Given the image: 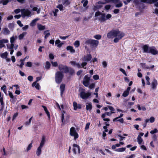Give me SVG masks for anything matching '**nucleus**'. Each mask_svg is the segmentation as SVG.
<instances>
[{
  "instance_id": "f257e3e1",
  "label": "nucleus",
  "mask_w": 158,
  "mask_h": 158,
  "mask_svg": "<svg viewBox=\"0 0 158 158\" xmlns=\"http://www.w3.org/2000/svg\"><path fill=\"white\" fill-rule=\"evenodd\" d=\"M63 76V74L61 72H57L55 74V76L56 82L57 84L60 83L62 81Z\"/></svg>"
},
{
  "instance_id": "f03ea898",
  "label": "nucleus",
  "mask_w": 158,
  "mask_h": 158,
  "mask_svg": "<svg viewBox=\"0 0 158 158\" xmlns=\"http://www.w3.org/2000/svg\"><path fill=\"white\" fill-rule=\"evenodd\" d=\"M118 33L117 30H112L107 33V37L108 39H113L116 37Z\"/></svg>"
},
{
  "instance_id": "7ed1b4c3",
  "label": "nucleus",
  "mask_w": 158,
  "mask_h": 158,
  "mask_svg": "<svg viewBox=\"0 0 158 158\" xmlns=\"http://www.w3.org/2000/svg\"><path fill=\"white\" fill-rule=\"evenodd\" d=\"M140 2L149 4L154 3V6L158 7V0H140Z\"/></svg>"
},
{
  "instance_id": "20e7f679",
  "label": "nucleus",
  "mask_w": 158,
  "mask_h": 158,
  "mask_svg": "<svg viewBox=\"0 0 158 158\" xmlns=\"http://www.w3.org/2000/svg\"><path fill=\"white\" fill-rule=\"evenodd\" d=\"M90 80V77H89L88 75H85L84 77L82 82L83 85L85 87H88L89 84Z\"/></svg>"
},
{
  "instance_id": "39448f33",
  "label": "nucleus",
  "mask_w": 158,
  "mask_h": 158,
  "mask_svg": "<svg viewBox=\"0 0 158 158\" xmlns=\"http://www.w3.org/2000/svg\"><path fill=\"white\" fill-rule=\"evenodd\" d=\"M70 134L71 136H74V139L75 140L78 137V134L76 132L75 128L74 127H72L71 128Z\"/></svg>"
},
{
  "instance_id": "423d86ee",
  "label": "nucleus",
  "mask_w": 158,
  "mask_h": 158,
  "mask_svg": "<svg viewBox=\"0 0 158 158\" xmlns=\"http://www.w3.org/2000/svg\"><path fill=\"white\" fill-rule=\"evenodd\" d=\"M101 15V17L99 18V20L101 22H103L105 20V14L102 13L100 11H98L95 13V17H98Z\"/></svg>"
},
{
  "instance_id": "0eeeda50",
  "label": "nucleus",
  "mask_w": 158,
  "mask_h": 158,
  "mask_svg": "<svg viewBox=\"0 0 158 158\" xmlns=\"http://www.w3.org/2000/svg\"><path fill=\"white\" fill-rule=\"evenodd\" d=\"M86 43L89 44L90 46L93 47H96L99 43L98 40H88Z\"/></svg>"
},
{
  "instance_id": "6e6552de",
  "label": "nucleus",
  "mask_w": 158,
  "mask_h": 158,
  "mask_svg": "<svg viewBox=\"0 0 158 158\" xmlns=\"http://www.w3.org/2000/svg\"><path fill=\"white\" fill-rule=\"evenodd\" d=\"M22 16L23 17L29 16L31 14V12L27 9H23L21 10Z\"/></svg>"
},
{
  "instance_id": "1a4fd4ad",
  "label": "nucleus",
  "mask_w": 158,
  "mask_h": 158,
  "mask_svg": "<svg viewBox=\"0 0 158 158\" xmlns=\"http://www.w3.org/2000/svg\"><path fill=\"white\" fill-rule=\"evenodd\" d=\"M15 41V40H10V44H8L7 45V48L10 49V54L11 55L14 52L13 48Z\"/></svg>"
},
{
  "instance_id": "9d476101",
  "label": "nucleus",
  "mask_w": 158,
  "mask_h": 158,
  "mask_svg": "<svg viewBox=\"0 0 158 158\" xmlns=\"http://www.w3.org/2000/svg\"><path fill=\"white\" fill-rule=\"evenodd\" d=\"M59 69L62 72L65 73H68L69 72V70L68 68L66 66L63 64H60L58 67Z\"/></svg>"
},
{
  "instance_id": "9b49d317",
  "label": "nucleus",
  "mask_w": 158,
  "mask_h": 158,
  "mask_svg": "<svg viewBox=\"0 0 158 158\" xmlns=\"http://www.w3.org/2000/svg\"><path fill=\"white\" fill-rule=\"evenodd\" d=\"M91 95V94L89 93H86L84 91H81L80 93V95L81 97L83 99H87Z\"/></svg>"
},
{
  "instance_id": "f8f14e48",
  "label": "nucleus",
  "mask_w": 158,
  "mask_h": 158,
  "mask_svg": "<svg viewBox=\"0 0 158 158\" xmlns=\"http://www.w3.org/2000/svg\"><path fill=\"white\" fill-rule=\"evenodd\" d=\"M73 151L75 154H76L77 151L79 154L80 153V148L79 146L76 144H73Z\"/></svg>"
},
{
  "instance_id": "ddd939ff",
  "label": "nucleus",
  "mask_w": 158,
  "mask_h": 158,
  "mask_svg": "<svg viewBox=\"0 0 158 158\" xmlns=\"http://www.w3.org/2000/svg\"><path fill=\"white\" fill-rule=\"evenodd\" d=\"M117 31H118V33L116 37L114 40H120L124 36V34L122 32L118 30H117Z\"/></svg>"
},
{
  "instance_id": "4468645a",
  "label": "nucleus",
  "mask_w": 158,
  "mask_h": 158,
  "mask_svg": "<svg viewBox=\"0 0 158 158\" xmlns=\"http://www.w3.org/2000/svg\"><path fill=\"white\" fill-rule=\"evenodd\" d=\"M149 50L150 51L149 53H151L153 55H155L158 53V51L154 46L150 47Z\"/></svg>"
},
{
  "instance_id": "2eb2a0df",
  "label": "nucleus",
  "mask_w": 158,
  "mask_h": 158,
  "mask_svg": "<svg viewBox=\"0 0 158 158\" xmlns=\"http://www.w3.org/2000/svg\"><path fill=\"white\" fill-rule=\"evenodd\" d=\"M142 49L143 50V52L149 53L150 47H149L147 45H145L143 46L142 47Z\"/></svg>"
},
{
  "instance_id": "dca6fc26",
  "label": "nucleus",
  "mask_w": 158,
  "mask_h": 158,
  "mask_svg": "<svg viewBox=\"0 0 158 158\" xmlns=\"http://www.w3.org/2000/svg\"><path fill=\"white\" fill-rule=\"evenodd\" d=\"M118 1H119L117 2H114V3L115 4V7L116 8L121 7L123 5V4L122 2L120 0H119Z\"/></svg>"
},
{
  "instance_id": "f3484780",
  "label": "nucleus",
  "mask_w": 158,
  "mask_h": 158,
  "mask_svg": "<svg viewBox=\"0 0 158 158\" xmlns=\"http://www.w3.org/2000/svg\"><path fill=\"white\" fill-rule=\"evenodd\" d=\"M86 109L87 110L90 111L92 109V105L90 102L86 103Z\"/></svg>"
},
{
  "instance_id": "a211bd4d",
  "label": "nucleus",
  "mask_w": 158,
  "mask_h": 158,
  "mask_svg": "<svg viewBox=\"0 0 158 158\" xmlns=\"http://www.w3.org/2000/svg\"><path fill=\"white\" fill-rule=\"evenodd\" d=\"M65 88V85L64 84H61L60 86V95L62 96L63 94L64 90Z\"/></svg>"
},
{
  "instance_id": "6ab92c4d",
  "label": "nucleus",
  "mask_w": 158,
  "mask_h": 158,
  "mask_svg": "<svg viewBox=\"0 0 158 158\" xmlns=\"http://www.w3.org/2000/svg\"><path fill=\"white\" fill-rule=\"evenodd\" d=\"M45 137L44 135H43L42 137V139L41 141L39 146L42 147L44 146L45 142Z\"/></svg>"
},
{
  "instance_id": "aec40b11",
  "label": "nucleus",
  "mask_w": 158,
  "mask_h": 158,
  "mask_svg": "<svg viewBox=\"0 0 158 158\" xmlns=\"http://www.w3.org/2000/svg\"><path fill=\"white\" fill-rule=\"evenodd\" d=\"M152 89H155L157 85V81L155 79H154L152 81Z\"/></svg>"
},
{
  "instance_id": "412c9836",
  "label": "nucleus",
  "mask_w": 158,
  "mask_h": 158,
  "mask_svg": "<svg viewBox=\"0 0 158 158\" xmlns=\"http://www.w3.org/2000/svg\"><path fill=\"white\" fill-rule=\"evenodd\" d=\"M42 147L39 146L37 149L36 154L38 156H39L42 152Z\"/></svg>"
},
{
  "instance_id": "4be33fe9",
  "label": "nucleus",
  "mask_w": 158,
  "mask_h": 158,
  "mask_svg": "<svg viewBox=\"0 0 158 158\" xmlns=\"http://www.w3.org/2000/svg\"><path fill=\"white\" fill-rule=\"evenodd\" d=\"M120 118H118V117L115 118L114 119H113V121L114 122L115 121H118L120 122L121 123H123L124 122V120L123 118H121L120 119H119Z\"/></svg>"
},
{
  "instance_id": "5701e85b",
  "label": "nucleus",
  "mask_w": 158,
  "mask_h": 158,
  "mask_svg": "<svg viewBox=\"0 0 158 158\" xmlns=\"http://www.w3.org/2000/svg\"><path fill=\"white\" fill-rule=\"evenodd\" d=\"M70 63L73 65L74 66H76L78 68H80L81 67V65L78 63H76L74 61H71L70 62Z\"/></svg>"
},
{
  "instance_id": "b1692460",
  "label": "nucleus",
  "mask_w": 158,
  "mask_h": 158,
  "mask_svg": "<svg viewBox=\"0 0 158 158\" xmlns=\"http://www.w3.org/2000/svg\"><path fill=\"white\" fill-rule=\"evenodd\" d=\"M66 49L68 51H69L71 53H74L75 52V50L73 48V47L71 46H68L67 47Z\"/></svg>"
},
{
  "instance_id": "393cba45",
  "label": "nucleus",
  "mask_w": 158,
  "mask_h": 158,
  "mask_svg": "<svg viewBox=\"0 0 158 158\" xmlns=\"http://www.w3.org/2000/svg\"><path fill=\"white\" fill-rule=\"evenodd\" d=\"M39 20L38 19H35L32 20L30 25L31 26L33 27L35 25L36 22Z\"/></svg>"
},
{
  "instance_id": "a878e982",
  "label": "nucleus",
  "mask_w": 158,
  "mask_h": 158,
  "mask_svg": "<svg viewBox=\"0 0 158 158\" xmlns=\"http://www.w3.org/2000/svg\"><path fill=\"white\" fill-rule=\"evenodd\" d=\"M13 0H2L0 2V3H2L3 5H6L10 2Z\"/></svg>"
},
{
  "instance_id": "bb28decb",
  "label": "nucleus",
  "mask_w": 158,
  "mask_h": 158,
  "mask_svg": "<svg viewBox=\"0 0 158 158\" xmlns=\"http://www.w3.org/2000/svg\"><path fill=\"white\" fill-rule=\"evenodd\" d=\"M42 107L43 108L44 110L45 111L46 114H47L48 117L49 118V119H50V116L49 112L48 111L47 108L44 106H42Z\"/></svg>"
},
{
  "instance_id": "cd10ccee",
  "label": "nucleus",
  "mask_w": 158,
  "mask_h": 158,
  "mask_svg": "<svg viewBox=\"0 0 158 158\" xmlns=\"http://www.w3.org/2000/svg\"><path fill=\"white\" fill-rule=\"evenodd\" d=\"M8 42V40H0V49L4 47L3 43Z\"/></svg>"
},
{
  "instance_id": "c85d7f7f",
  "label": "nucleus",
  "mask_w": 158,
  "mask_h": 158,
  "mask_svg": "<svg viewBox=\"0 0 158 158\" xmlns=\"http://www.w3.org/2000/svg\"><path fill=\"white\" fill-rule=\"evenodd\" d=\"M91 55H88L87 56L84 57V60L86 61H89L91 59Z\"/></svg>"
},
{
  "instance_id": "c756f323",
  "label": "nucleus",
  "mask_w": 158,
  "mask_h": 158,
  "mask_svg": "<svg viewBox=\"0 0 158 158\" xmlns=\"http://www.w3.org/2000/svg\"><path fill=\"white\" fill-rule=\"evenodd\" d=\"M55 44V45H57V46L58 47L60 48L63 44V43H61L60 40H56Z\"/></svg>"
},
{
  "instance_id": "7c9ffc66",
  "label": "nucleus",
  "mask_w": 158,
  "mask_h": 158,
  "mask_svg": "<svg viewBox=\"0 0 158 158\" xmlns=\"http://www.w3.org/2000/svg\"><path fill=\"white\" fill-rule=\"evenodd\" d=\"M62 3L65 6H68L70 4V2L69 0H62Z\"/></svg>"
},
{
  "instance_id": "2f4dec72",
  "label": "nucleus",
  "mask_w": 158,
  "mask_h": 158,
  "mask_svg": "<svg viewBox=\"0 0 158 158\" xmlns=\"http://www.w3.org/2000/svg\"><path fill=\"white\" fill-rule=\"evenodd\" d=\"M8 54V52H6L4 53H1L0 54V56L2 58L6 59L7 57Z\"/></svg>"
},
{
  "instance_id": "473e14b6",
  "label": "nucleus",
  "mask_w": 158,
  "mask_h": 158,
  "mask_svg": "<svg viewBox=\"0 0 158 158\" xmlns=\"http://www.w3.org/2000/svg\"><path fill=\"white\" fill-rule=\"evenodd\" d=\"M32 85L33 87H35V88L37 89H39L40 85L38 83H36V82H34Z\"/></svg>"
},
{
  "instance_id": "72a5a7b5",
  "label": "nucleus",
  "mask_w": 158,
  "mask_h": 158,
  "mask_svg": "<svg viewBox=\"0 0 158 158\" xmlns=\"http://www.w3.org/2000/svg\"><path fill=\"white\" fill-rule=\"evenodd\" d=\"M37 27L38 29L40 31L43 30L45 29V26H43L40 24H38Z\"/></svg>"
},
{
  "instance_id": "f704fd0d",
  "label": "nucleus",
  "mask_w": 158,
  "mask_h": 158,
  "mask_svg": "<svg viewBox=\"0 0 158 158\" xmlns=\"http://www.w3.org/2000/svg\"><path fill=\"white\" fill-rule=\"evenodd\" d=\"M3 33L5 35H8L10 33V31L7 28H5L3 29Z\"/></svg>"
},
{
  "instance_id": "c9c22d12",
  "label": "nucleus",
  "mask_w": 158,
  "mask_h": 158,
  "mask_svg": "<svg viewBox=\"0 0 158 158\" xmlns=\"http://www.w3.org/2000/svg\"><path fill=\"white\" fill-rule=\"evenodd\" d=\"M49 32V30L46 31L44 32V34L45 35V39H47V38L50 35V33Z\"/></svg>"
},
{
  "instance_id": "e433bc0d",
  "label": "nucleus",
  "mask_w": 158,
  "mask_h": 158,
  "mask_svg": "<svg viewBox=\"0 0 158 158\" xmlns=\"http://www.w3.org/2000/svg\"><path fill=\"white\" fill-rule=\"evenodd\" d=\"M137 142H138V143L139 144H141L142 142L143 141V140L141 138V137L139 135H138L137 137Z\"/></svg>"
},
{
  "instance_id": "4c0bfd02",
  "label": "nucleus",
  "mask_w": 158,
  "mask_h": 158,
  "mask_svg": "<svg viewBox=\"0 0 158 158\" xmlns=\"http://www.w3.org/2000/svg\"><path fill=\"white\" fill-rule=\"evenodd\" d=\"M125 148H122L117 149L115 151L117 152H122L126 150Z\"/></svg>"
},
{
  "instance_id": "58836bf2",
  "label": "nucleus",
  "mask_w": 158,
  "mask_h": 158,
  "mask_svg": "<svg viewBox=\"0 0 158 158\" xmlns=\"http://www.w3.org/2000/svg\"><path fill=\"white\" fill-rule=\"evenodd\" d=\"M50 64L48 61H46V65L45 68L46 69H49L50 67Z\"/></svg>"
},
{
  "instance_id": "ea45409f",
  "label": "nucleus",
  "mask_w": 158,
  "mask_h": 158,
  "mask_svg": "<svg viewBox=\"0 0 158 158\" xmlns=\"http://www.w3.org/2000/svg\"><path fill=\"white\" fill-rule=\"evenodd\" d=\"M111 17V15L109 14H107L106 16L105 15V20L103 22H105L106 20L110 19Z\"/></svg>"
},
{
  "instance_id": "a19ab883",
  "label": "nucleus",
  "mask_w": 158,
  "mask_h": 158,
  "mask_svg": "<svg viewBox=\"0 0 158 158\" xmlns=\"http://www.w3.org/2000/svg\"><path fill=\"white\" fill-rule=\"evenodd\" d=\"M26 34V32H23L22 34H20L19 36V40L22 39L24 37V35Z\"/></svg>"
},
{
  "instance_id": "79ce46f5",
  "label": "nucleus",
  "mask_w": 158,
  "mask_h": 158,
  "mask_svg": "<svg viewBox=\"0 0 158 158\" xmlns=\"http://www.w3.org/2000/svg\"><path fill=\"white\" fill-rule=\"evenodd\" d=\"M57 8H58L60 11L63 10V6L62 5L59 4L57 6Z\"/></svg>"
},
{
  "instance_id": "37998d69",
  "label": "nucleus",
  "mask_w": 158,
  "mask_h": 158,
  "mask_svg": "<svg viewBox=\"0 0 158 158\" xmlns=\"http://www.w3.org/2000/svg\"><path fill=\"white\" fill-rule=\"evenodd\" d=\"M129 93L125 90L123 93L122 96L124 97H126L129 95Z\"/></svg>"
},
{
  "instance_id": "c03bdc74",
  "label": "nucleus",
  "mask_w": 158,
  "mask_h": 158,
  "mask_svg": "<svg viewBox=\"0 0 158 158\" xmlns=\"http://www.w3.org/2000/svg\"><path fill=\"white\" fill-rule=\"evenodd\" d=\"M6 86L5 85H4L2 87H1V89L3 90L4 92L6 94Z\"/></svg>"
},
{
  "instance_id": "a18cd8bd",
  "label": "nucleus",
  "mask_w": 158,
  "mask_h": 158,
  "mask_svg": "<svg viewBox=\"0 0 158 158\" xmlns=\"http://www.w3.org/2000/svg\"><path fill=\"white\" fill-rule=\"evenodd\" d=\"M142 67L144 69H149V67L145 63H143L141 64Z\"/></svg>"
},
{
  "instance_id": "49530a36",
  "label": "nucleus",
  "mask_w": 158,
  "mask_h": 158,
  "mask_svg": "<svg viewBox=\"0 0 158 158\" xmlns=\"http://www.w3.org/2000/svg\"><path fill=\"white\" fill-rule=\"evenodd\" d=\"M119 0H105L106 3H109L110 2H112L114 3L115 2H117Z\"/></svg>"
},
{
  "instance_id": "de8ad7c7",
  "label": "nucleus",
  "mask_w": 158,
  "mask_h": 158,
  "mask_svg": "<svg viewBox=\"0 0 158 158\" xmlns=\"http://www.w3.org/2000/svg\"><path fill=\"white\" fill-rule=\"evenodd\" d=\"M77 104L76 102H74L73 103V106L74 107V109L76 110L77 109Z\"/></svg>"
},
{
  "instance_id": "09e8293b",
  "label": "nucleus",
  "mask_w": 158,
  "mask_h": 158,
  "mask_svg": "<svg viewBox=\"0 0 158 158\" xmlns=\"http://www.w3.org/2000/svg\"><path fill=\"white\" fill-rule=\"evenodd\" d=\"M133 3H134L135 5L137 6L140 4V1L139 0H134Z\"/></svg>"
},
{
  "instance_id": "8fccbe9b",
  "label": "nucleus",
  "mask_w": 158,
  "mask_h": 158,
  "mask_svg": "<svg viewBox=\"0 0 158 158\" xmlns=\"http://www.w3.org/2000/svg\"><path fill=\"white\" fill-rule=\"evenodd\" d=\"M74 45L76 47H78L80 45V42L78 40L76 41L74 43Z\"/></svg>"
},
{
  "instance_id": "3c124183",
  "label": "nucleus",
  "mask_w": 158,
  "mask_h": 158,
  "mask_svg": "<svg viewBox=\"0 0 158 158\" xmlns=\"http://www.w3.org/2000/svg\"><path fill=\"white\" fill-rule=\"evenodd\" d=\"M32 143L31 142L29 144V145H28V147L27 148V151H28L29 150H30L31 149V148H32Z\"/></svg>"
},
{
  "instance_id": "603ef678",
  "label": "nucleus",
  "mask_w": 158,
  "mask_h": 158,
  "mask_svg": "<svg viewBox=\"0 0 158 158\" xmlns=\"http://www.w3.org/2000/svg\"><path fill=\"white\" fill-rule=\"evenodd\" d=\"M139 5H140L139 6V8L140 9H143L145 8V6L144 4L142 3H140V4Z\"/></svg>"
},
{
  "instance_id": "864d4df0",
  "label": "nucleus",
  "mask_w": 158,
  "mask_h": 158,
  "mask_svg": "<svg viewBox=\"0 0 158 158\" xmlns=\"http://www.w3.org/2000/svg\"><path fill=\"white\" fill-rule=\"evenodd\" d=\"M94 38L97 40H100L101 38V36L99 35H94Z\"/></svg>"
},
{
  "instance_id": "5fc2aeb1",
  "label": "nucleus",
  "mask_w": 158,
  "mask_h": 158,
  "mask_svg": "<svg viewBox=\"0 0 158 158\" xmlns=\"http://www.w3.org/2000/svg\"><path fill=\"white\" fill-rule=\"evenodd\" d=\"M158 132V130L157 129L155 128L154 130L151 131L150 133L151 134H153L155 133H157Z\"/></svg>"
},
{
  "instance_id": "6e6d98bb",
  "label": "nucleus",
  "mask_w": 158,
  "mask_h": 158,
  "mask_svg": "<svg viewBox=\"0 0 158 158\" xmlns=\"http://www.w3.org/2000/svg\"><path fill=\"white\" fill-rule=\"evenodd\" d=\"M111 5H106L105 6L104 8L106 10H108L110 8Z\"/></svg>"
},
{
  "instance_id": "4d7b16f0",
  "label": "nucleus",
  "mask_w": 158,
  "mask_h": 158,
  "mask_svg": "<svg viewBox=\"0 0 158 158\" xmlns=\"http://www.w3.org/2000/svg\"><path fill=\"white\" fill-rule=\"evenodd\" d=\"M8 27L9 28L11 29L14 27V24L13 23H10L9 24Z\"/></svg>"
},
{
  "instance_id": "13d9d810",
  "label": "nucleus",
  "mask_w": 158,
  "mask_h": 158,
  "mask_svg": "<svg viewBox=\"0 0 158 158\" xmlns=\"http://www.w3.org/2000/svg\"><path fill=\"white\" fill-rule=\"evenodd\" d=\"M132 0H126V1H123V2L125 5H127Z\"/></svg>"
},
{
  "instance_id": "bf43d9fd",
  "label": "nucleus",
  "mask_w": 158,
  "mask_h": 158,
  "mask_svg": "<svg viewBox=\"0 0 158 158\" xmlns=\"http://www.w3.org/2000/svg\"><path fill=\"white\" fill-rule=\"evenodd\" d=\"M51 63L52 65L53 66L56 67L58 65V64L57 62H53V61H51Z\"/></svg>"
},
{
  "instance_id": "052dcab7",
  "label": "nucleus",
  "mask_w": 158,
  "mask_h": 158,
  "mask_svg": "<svg viewBox=\"0 0 158 158\" xmlns=\"http://www.w3.org/2000/svg\"><path fill=\"white\" fill-rule=\"evenodd\" d=\"M149 121L151 123H153L155 121V118L153 117H151L149 119Z\"/></svg>"
},
{
  "instance_id": "680f3d73",
  "label": "nucleus",
  "mask_w": 158,
  "mask_h": 158,
  "mask_svg": "<svg viewBox=\"0 0 158 158\" xmlns=\"http://www.w3.org/2000/svg\"><path fill=\"white\" fill-rule=\"evenodd\" d=\"M93 78L95 80H97L99 79V76L98 75H95L93 76Z\"/></svg>"
},
{
  "instance_id": "e2e57ef3",
  "label": "nucleus",
  "mask_w": 158,
  "mask_h": 158,
  "mask_svg": "<svg viewBox=\"0 0 158 158\" xmlns=\"http://www.w3.org/2000/svg\"><path fill=\"white\" fill-rule=\"evenodd\" d=\"M113 12L114 14H117L119 13V10L118 9H115L114 10Z\"/></svg>"
},
{
  "instance_id": "0e129e2a",
  "label": "nucleus",
  "mask_w": 158,
  "mask_h": 158,
  "mask_svg": "<svg viewBox=\"0 0 158 158\" xmlns=\"http://www.w3.org/2000/svg\"><path fill=\"white\" fill-rule=\"evenodd\" d=\"M120 71L122 72L126 76H127V75L126 73L125 70L122 68H121L120 69Z\"/></svg>"
},
{
  "instance_id": "69168bd1",
  "label": "nucleus",
  "mask_w": 158,
  "mask_h": 158,
  "mask_svg": "<svg viewBox=\"0 0 158 158\" xmlns=\"http://www.w3.org/2000/svg\"><path fill=\"white\" fill-rule=\"evenodd\" d=\"M17 23L20 27H23V25L22 23L21 22L20 20H18L17 21Z\"/></svg>"
},
{
  "instance_id": "338daca9",
  "label": "nucleus",
  "mask_w": 158,
  "mask_h": 158,
  "mask_svg": "<svg viewBox=\"0 0 158 158\" xmlns=\"http://www.w3.org/2000/svg\"><path fill=\"white\" fill-rule=\"evenodd\" d=\"M26 66L28 67H31L32 66V63L31 62H28L27 63Z\"/></svg>"
},
{
  "instance_id": "774afa93",
  "label": "nucleus",
  "mask_w": 158,
  "mask_h": 158,
  "mask_svg": "<svg viewBox=\"0 0 158 158\" xmlns=\"http://www.w3.org/2000/svg\"><path fill=\"white\" fill-rule=\"evenodd\" d=\"M88 0H85L83 4V6L84 7L86 6L88 4Z\"/></svg>"
}]
</instances>
